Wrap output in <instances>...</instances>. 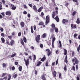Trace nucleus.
<instances>
[{"label": "nucleus", "mask_w": 80, "mask_h": 80, "mask_svg": "<svg viewBox=\"0 0 80 80\" xmlns=\"http://www.w3.org/2000/svg\"><path fill=\"white\" fill-rule=\"evenodd\" d=\"M72 63H74V62H75L76 64H78V63H79V61H78V59H77L76 58L72 59Z\"/></svg>", "instance_id": "obj_1"}, {"label": "nucleus", "mask_w": 80, "mask_h": 80, "mask_svg": "<svg viewBox=\"0 0 80 80\" xmlns=\"http://www.w3.org/2000/svg\"><path fill=\"white\" fill-rule=\"evenodd\" d=\"M9 5H10V7L12 10H15L16 9V7L14 5L11 3H9Z\"/></svg>", "instance_id": "obj_2"}, {"label": "nucleus", "mask_w": 80, "mask_h": 80, "mask_svg": "<svg viewBox=\"0 0 80 80\" xmlns=\"http://www.w3.org/2000/svg\"><path fill=\"white\" fill-rule=\"evenodd\" d=\"M50 16L49 15H48L46 16V25H47L48 23L49 22V18Z\"/></svg>", "instance_id": "obj_3"}, {"label": "nucleus", "mask_w": 80, "mask_h": 80, "mask_svg": "<svg viewBox=\"0 0 80 80\" xmlns=\"http://www.w3.org/2000/svg\"><path fill=\"white\" fill-rule=\"evenodd\" d=\"M40 35H38L36 38V40L37 42L39 43L40 41H39L40 40Z\"/></svg>", "instance_id": "obj_4"}, {"label": "nucleus", "mask_w": 80, "mask_h": 80, "mask_svg": "<svg viewBox=\"0 0 80 80\" xmlns=\"http://www.w3.org/2000/svg\"><path fill=\"white\" fill-rule=\"evenodd\" d=\"M29 59H28L26 61L25 58H24V60L25 62V64L26 66L27 67L28 65H29Z\"/></svg>", "instance_id": "obj_5"}, {"label": "nucleus", "mask_w": 80, "mask_h": 80, "mask_svg": "<svg viewBox=\"0 0 80 80\" xmlns=\"http://www.w3.org/2000/svg\"><path fill=\"white\" fill-rule=\"evenodd\" d=\"M46 51H47V53H48V56L50 57V55L52 53V52H50V50L49 49H47L46 50Z\"/></svg>", "instance_id": "obj_6"}, {"label": "nucleus", "mask_w": 80, "mask_h": 80, "mask_svg": "<svg viewBox=\"0 0 80 80\" xmlns=\"http://www.w3.org/2000/svg\"><path fill=\"white\" fill-rule=\"evenodd\" d=\"M67 22H68V20L67 19H63L62 20V23L64 25H67Z\"/></svg>", "instance_id": "obj_7"}, {"label": "nucleus", "mask_w": 80, "mask_h": 80, "mask_svg": "<svg viewBox=\"0 0 80 80\" xmlns=\"http://www.w3.org/2000/svg\"><path fill=\"white\" fill-rule=\"evenodd\" d=\"M33 9L34 10L35 12H37V7L34 5L33 6Z\"/></svg>", "instance_id": "obj_8"}, {"label": "nucleus", "mask_w": 80, "mask_h": 80, "mask_svg": "<svg viewBox=\"0 0 80 80\" xmlns=\"http://www.w3.org/2000/svg\"><path fill=\"white\" fill-rule=\"evenodd\" d=\"M14 43H15V41L13 40H12L10 42V45L12 46L13 45H14Z\"/></svg>", "instance_id": "obj_9"}, {"label": "nucleus", "mask_w": 80, "mask_h": 80, "mask_svg": "<svg viewBox=\"0 0 80 80\" xmlns=\"http://www.w3.org/2000/svg\"><path fill=\"white\" fill-rule=\"evenodd\" d=\"M20 25L22 27H24V26H25V23L23 22H21L20 23Z\"/></svg>", "instance_id": "obj_10"}, {"label": "nucleus", "mask_w": 80, "mask_h": 80, "mask_svg": "<svg viewBox=\"0 0 80 80\" xmlns=\"http://www.w3.org/2000/svg\"><path fill=\"white\" fill-rule=\"evenodd\" d=\"M6 15L10 16L11 15V12L8 11L6 12Z\"/></svg>", "instance_id": "obj_11"}, {"label": "nucleus", "mask_w": 80, "mask_h": 80, "mask_svg": "<svg viewBox=\"0 0 80 80\" xmlns=\"http://www.w3.org/2000/svg\"><path fill=\"white\" fill-rule=\"evenodd\" d=\"M42 9H43V7H40L38 9V12H40L42 10Z\"/></svg>", "instance_id": "obj_12"}, {"label": "nucleus", "mask_w": 80, "mask_h": 80, "mask_svg": "<svg viewBox=\"0 0 80 80\" xmlns=\"http://www.w3.org/2000/svg\"><path fill=\"white\" fill-rule=\"evenodd\" d=\"M55 20H56L57 22H59V18H58V16H56L55 18Z\"/></svg>", "instance_id": "obj_13"}, {"label": "nucleus", "mask_w": 80, "mask_h": 80, "mask_svg": "<svg viewBox=\"0 0 80 80\" xmlns=\"http://www.w3.org/2000/svg\"><path fill=\"white\" fill-rule=\"evenodd\" d=\"M57 75V72H56V71H54L53 72V76H54V77H55Z\"/></svg>", "instance_id": "obj_14"}, {"label": "nucleus", "mask_w": 80, "mask_h": 80, "mask_svg": "<svg viewBox=\"0 0 80 80\" xmlns=\"http://www.w3.org/2000/svg\"><path fill=\"white\" fill-rule=\"evenodd\" d=\"M45 60H46V57L44 56L43 58H42L41 61H42V62H44Z\"/></svg>", "instance_id": "obj_15"}, {"label": "nucleus", "mask_w": 80, "mask_h": 80, "mask_svg": "<svg viewBox=\"0 0 80 80\" xmlns=\"http://www.w3.org/2000/svg\"><path fill=\"white\" fill-rule=\"evenodd\" d=\"M41 63H42V62L40 61L39 62H38L37 66L38 67H39V66L41 65Z\"/></svg>", "instance_id": "obj_16"}, {"label": "nucleus", "mask_w": 80, "mask_h": 80, "mask_svg": "<svg viewBox=\"0 0 80 80\" xmlns=\"http://www.w3.org/2000/svg\"><path fill=\"white\" fill-rule=\"evenodd\" d=\"M11 78H12V76H11V75H10V74H9L8 76V80H10V79H11Z\"/></svg>", "instance_id": "obj_17"}, {"label": "nucleus", "mask_w": 80, "mask_h": 80, "mask_svg": "<svg viewBox=\"0 0 80 80\" xmlns=\"http://www.w3.org/2000/svg\"><path fill=\"white\" fill-rule=\"evenodd\" d=\"M64 61L66 63H67L68 61H67V55H66L65 57Z\"/></svg>", "instance_id": "obj_18"}, {"label": "nucleus", "mask_w": 80, "mask_h": 80, "mask_svg": "<svg viewBox=\"0 0 80 80\" xmlns=\"http://www.w3.org/2000/svg\"><path fill=\"white\" fill-rule=\"evenodd\" d=\"M21 43L23 45V46L25 44L24 43V42H23V39H21Z\"/></svg>", "instance_id": "obj_19"}, {"label": "nucleus", "mask_w": 80, "mask_h": 80, "mask_svg": "<svg viewBox=\"0 0 80 80\" xmlns=\"http://www.w3.org/2000/svg\"><path fill=\"white\" fill-rule=\"evenodd\" d=\"M76 23L78 24H79L80 23V19H79V18H78L77 19V21H76Z\"/></svg>", "instance_id": "obj_20"}, {"label": "nucleus", "mask_w": 80, "mask_h": 80, "mask_svg": "<svg viewBox=\"0 0 80 80\" xmlns=\"http://www.w3.org/2000/svg\"><path fill=\"white\" fill-rule=\"evenodd\" d=\"M52 18H54V17H55V13L54 12H53L52 14Z\"/></svg>", "instance_id": "obj_21"}, {"label": "nucleus", "mask_w": 80, "mask_h": 80, "mask_svg": "<svg viewBox=\"0 0 80 80\" xmlns=\"http://www.w3.org/2000/svg\"><path fill=\"white\" fill-rule=\"evenodd\" d=\"M1 39L2 43H5V39H4V38H1Z\"/></svg>", "instance_id": "obj_22"}, {"label": "nucleus", "mask_w": 80, "mask_h": 80, "mask_svg": "<svg viewBox=\"0 0 80 80\" xmlns=\"http://www.w3.org/2000/svg\"><path fill=\"white\" fill-rule=\"evenodd\" d=\"M18 69L19 71H20V72H22V66L19 67Z\"/></svg>", "instance_id": "obj_23"}, {"label": "nucleus", "mask_w": 80, "mask_h": 80, "mask_svg": "<svg viewBox=\"0 0 80 80\" xmlns=\"http://www.w3.org/2000/svg\"><path fill=\"white\" fill-rule=\"evenodd\" d=\"M16 55H17V53H14V54L12 55L11 57L12 58H13V57H14L15 56H16Z\"/></svg>", "instance_id": "obj_24"}, {"label": "nucleus", "mask_w": 80, "mask_h": 80, "mask_svg": "<svg viewBox=\"0 0 80 80\" xmlns=\"http://www.w3.org/2000/svg\"><path fill=\"white\" fill-rule=\"evenodd\" d=\"M23 40L24 42H25V43H27V38L25 37H24L23 38Z\"/></svg>", "instance_id": "obj_25"}, {"label": "nucleus", "mask_w": 80, "mask_h": 80, "mask_svg": "<svg viewBox=\"0 0 80 80\" xmlns=\"http://www.w3.org/2000/svg\"><path fill=\"white\" fill-rule=\"evenodd\" d=\"M44 25V23L42 22H41L39 23V25Z\"/></svg>", "instance_id": "obj_26"}, {"label": "nucleus", "mask_w": 80, "mask_h": 80, "mask_svg": "<svg viewBox=\"0 0 80 80\" xmlns=\"http://www.w3.org/2000/svg\"><path fill=\"white\" fill-rule=\"evenodd\" d=\"M64 55H67V50L66 49H64Z\"/></svg>", "instance_id": "obj_27"}, {"label": "nucleus", "mask_w": 80, "mask_h": 80, "mask_svg": "<svg viewBox=\"0 0 80 80\" xmlns=\"http://www.w3.org/2000/svg\"><path fill=\"white\" fill-rule=\"evenodd\" d=\"M55 40H56V38H55V37H54L52 39V42L54 43V42L55 41Z\"/></svg>", "instance_id": "obj_28"}, {"label": "nucleus", "mask_w": 80, "mask_h": 80, "mask_svg": "<svg viewBox=\"0 0 80 80\" xmlns=\"http://www.w3.org/2000/svg\"><path fill=\"white\" fill-rule=\"evenodd\" d=\"M54 29L55 32H56V33H57V32H58V28H54Z\"/></svg>", "instance_id": "obj_29"}, {"label": "nucleus", "mask_w": 80, "mask_h": 80, "mask_svg": "<svg viewBox=\"0 0 80 80\" xmlns=\"http://www.w3.org/2000/svg\"><path fill=\"white\" fill-rule=\"evenodd\" d=\"M80 45H79L78 47L77 48V49L78 52H79V51L80 50Z\"/></svg>", "instance_id": "obj_30"}, {"label": "nucleus", "mask_w": 80, "mask_h": 80, "mask_svg": "<svg viewBox=\"0 0 80 80\" xmlns=\"http://www.w3.org/2000/svg\"><path fill=\"white\" fill-rule=\"evenodd\" d=\"M59 43L60 44L59 47L60 48H61L62 47V42H61V41H59Z\"/></svg>", "instance_id": "obj_31"}, {"label": "nucleus", "mask_w": 80, "mask_h": 80, "mask_svg": "<svg viewBox=\"0 0 80 80\" xmlns=\"http://www.w3.org/2000/svg\"><path fill=\"white\" fill-rule=\"evenodd\" d=\"M42 79L45 78V75H43L42 76Z\"/></svg>", "instance_id": "obj_32"}, {"label": "nucleus", "mask_w": 80, "mask_h": 80, "mask_svg": "<svg viewBox=\"0 0 80 80\" xmlns=\"http://www.w3.org/2000/svg\"><path fill=\"white\" fill-rule=\"evenodd\" d=\"M45 65H46V67H48V61H47L46 62L45 64Z\"/></svg>", "instance_id": "obj_33"}, {"label": "nucleus", "mask_w": 80, "mask_h": 80, "mask_svg": "<svg viewBox=\"0 0 80 80\" xmlns=\"http://www.w3.org/2000/svg\"><path fill=\"white\" fill-rule=\"evenodd\" d=\"M7 65H6V64L3 63L2 64V67H6Z\"/></svg>", "instance_id": "obj_34"}, {"label": "nucleus", "mask_w": 80, "mask_h": 80, "mask_svg": "<svg viewBox=\"0 0 80 80\" xmlns=\"http://www.w3.org/2000/svg\"><path fill=\"white\" fill-rule=\"evenodd\" d=\"M1 35L2 37H5V34L4 33H2L1 34Z\"/></svg>", "instance_id": "obj_35"}, {"label": "nucleus", "mask_w": 80, "mask_h": 80, "mask_svg": "<svg viewBox=\"0 0 80 80\" xmlns=\"http://www.w3.org/2000/svg\"><path fill=\"white\" fill-rule=\"evenodd\" d=\"M46 37V33H45L42 35V38H45Z\"/></svg>", "instance_id": "obj_36"}, {"label": "nucleus", "mask_w": 80, "mask_h": 80, "mask_svg": "<svg viewBox=\"0 0 80 80\" xmlns=\"http://www.w3.org/2000/svg\"><path fill=\"white\" fill-rule=\"evenodd\" d=\"M71 52H72V55L73 56L75 55V52H74L73 51H72Z\"/></svg>", "instance_id": "obj_37"}, {"label": "nucleus", "mask_w": 80, "mask_h": 80, "mask_svg": "<svg viewBox=\"0 0 80 80\" xmlns=\"http://www.w3.org/2000/svg\"><path fill=\"white\" fill-rule=\"evenodd\" d=\"M12 36H13L15 35V32H12L11 33Z\"/></svg>", "instance_id": "obj_38"}, {"label": "nucleus", "mask_w": 80, "mask_h": 80, "mask_svg": "<svg viewBox=\"0 0 80 80\" xmlns=\"http://www.w3.org/2000/svg\"><path fill=\"white\" fill-rule=\"evenodd\" d=\"M8 37L9 39L10 40H11L12 39V36H8Z\"/></svg>", "instance_id": "obj_39"}, {"label": "nucleus", "mask_w": 80, "mask_h": 80, "mask_svg": "<svg viewBox=\"0 0 80 80\" xmlns=\"http://www.w3.org/2000/svg\"><path fill=\"white\" fill-rule=\"evenodd\" d=\"M34 57V59H33V62H35V60H36V55H33Z\"/></svg>", "instance_id": "obj_40"}, {"label": "nucleus", "mask_w": 80, "mask_h": 80, "mask_svg": "<svg viewBox=\"0 0 80 80\" xmlns=\"http://www.w3.org/2000/svg\"><path fill=\"white\" fill-rule=\"evenodd\" d=\"M0 30H1V32H3V28H2L0 27Z\"/></svg>", "instance_id": "obj_41"}, {"label": "nucleus", "mask_w": 80, "mask_h": 80, "mask_svg": "<svg viewBox=\"0 0 80 80\" xmlns=\"http://www.w3.org/2000/svg\"><path fill=\"white\" fill-rule=\"evenodd\" d=\"M6 75H7V73H3L2 74V77H4V76H5Z\"/></svg>", "instance_id": "obj_42"}, {"label": "nucleus", "mask_w": 80, "mask_h": 80, "mask_svg": "<svg viewBox=\"0 0 80 80\" xmlns=\"http://www.w3.org/2000/svg\"><path fill=\"white\" fill-rule=\"evenodd\" d=\"M75 13H77V12L74 11V12H73L72 13L73 16H74V15H75Z\"/></svg>", "instance_id": "obj_43"}, {"label": "nucleus", "mask_w": 80, "mask_h": 80, "mask_svg": "<svg viewBox=\"0 0 80 80\" xmlns=\"http://www.w3.org/2000/svg\"><path fill=\"white\" fill-rule=\"evenodd\" d=\"M52 27L53 28H55V25L52 24Z\"/></svg>", "instance_id": "obj_44"}, {"label": "nucleus", "mask_w": 80, "mask_h": 80, "mask_svg": "<svg viewBox=\"0 0 80 80\" xmlns=\"http://www.w3.org/2000/svg\"><path fill=\"white\" fill-rule=\"evenodd\" d=\"M64 70H65V71H67V66H65L64 68Z\"/></svg>", "instance_id": "obj_45"}, {"label": "nucleus", "mask_w": 80, "mask_h": 80, "mask_svg": "<svg viewBox=\"0 0 80 80\" xmlns=\"http://www.w3.org/2000/svg\"><path fill=\"white\" fill-rule=\"evenodd\" d=\"M6 43L8 44V45H10V44L9 43V42H8V40H7Z\"/></svg>", "instance_id": "obj_46"}, {"label": "nucleus", "mask_w": 80, "mask_h": 80, "mask_svg": "<svg viewBox=\"0 0 80 80\" xmlns=\"http://www.w3.org/2000/svg\"><path fill=\"white\" fill-rule=\"evenodd\" d=\"M23 14H24V15H27V12L26 11H24L23 12Z\"/></svg>", "instance_id": "obj_47"}, {"label": "nucleus", "mask_w": 80, "mask_h": 80, "mask_svg": "<svg viewBox=\"0 0 80 80\" xmlns=\"http://www.w3.org/2000/svg\"><path fill=\"white\" fill-rule=\"evenodd\" d=\"M31 17L30 14V13L28 14V18H30Z\"/></svg>", "instance_id": "obj_48"}, {"label": "nucleus", "mask_w": 80, "mask_h": 80, "mask_svg": "<svg viewBox=\"0 0 80 80\" xmlns=\"http://www.w3.org/2000/svg\"><path fill=\"white\" fill-rule=\"evenodd\" d=\"M76 68L77 69V70H78V65H77L76 66Z\"/></svg>", "instance_id": "obj_49"}, {"label": "nucleus", "mask_w": 80, "mask_h": 80, "mask_svg": "<svg viewBox=\"0 0 80 80\" xmlns=\"http://www.w3.org/2000/svg\"><path fill=\"white\" fill-rule=\"evenodd\" d=\"M15 68L14 66L12 67V70H15Z\"/></svg>", "instance_id": "obj_50"}, {"label": "nucleus", "mask_w": 80, "mask_h": 80, "mask_svg": "<svg viewBox=\"0 0 80 80\" xmlns=\"http://www.w3.org/2000/svg\"><path fill=\"white\" fill-rule=\"evenodd\" d=\"M22 33H21V32H19L18 33V37H20V36H21V35Z\"/></svg>", "instance_id": "obj_51"}, {"label": "nucleus", "mask_w": 80, "mask_h": 80, "mask_svg": "<svg viewBox=\"0 0 80 80\" xmlns=\"http://www.w3.org/2000/svg\"><path fill=\"white\" fill-rule=\"evenodd\" d=\"M13 77L14 78H16V77H17V74H15L13 75Z\"/></svg>", "instance_id": "obj_52"}, {"label": "nucleus", "mask_w": 80, "mask_h": 80, "mask_svg": "<svg viewBox=\"0 0 80 80\" xmlns=\"http://www.w3.org/2000/svg\"><path fill=\"white\" fill-rule=\"evenodd\" d=\"M72 69L74 70V71H75V66H73L72 67Z\"/></svg>", "instance_id": "obj_53"}, {"label": "nucleus", "mask_w": 80, "mask_h": 80, "mask_svg": "<svg viewBox=\"0 0 80 80\" xmlns=\"http://www.w3.org/2000/svg\"><path fill=\"white\" fill-rule=\"evenodd\" d=\"M77 34H76V33L74 35V38H76V37H77Z\"/></svg>", "instance_id": "obj_54"}, {"label": "nucleus", "mask_w": 80, "mask_h": 80, "mask_svg": "<svg viewBox=\"0 0 80 80\" xmlns=\"http://www.w3.org/2000/svg\"><path fill=\"white\" fill-rule=\"evenodd\" d=\"M3 79L6 80L7 79V77L5 76L3 78Z\"/></svg>", "instance_id": "obj_55"}, {"label": "nucleus", "mask_w": 80, "mask_h": 80, "mask_svg": "<svg viewBox=\"0 0 80 80\" xmlns=\"http://www.w3.org/2000/svg\"><path fill=\"white\" fill-rule=\"evenodd\" d=\"M31 32L33 33L34 32H33V28H31Z\"/></svg>", "instance_id": "obj_56"}, {"label": "nucleus", "mask_w": 80, "mask_h": 80, "mask_svg": "<svg viewBox=\"0 0 80 80\" xmlns=\"http://www.w3.org/2000/svg\"><path fill=\"white\" fill-rule=\"evenodd\" d=\"M77 28V26L75 25H73V28Z\"/></svg>", "instance_id": "obj_57"}, {"label": "nucleus", "mask_w": 80, "mask_h": 80, "mask_svg": "<svg viewBox=\"0 0 80 80\" xmlns=\"http://www.w3.org/2000/svg\"><path fill=\"white\" fill-rule=\"evenodd\" d=\"M41 16H43V15H44V13H43V12H42L41 13Z\"/></svg>", "instance_id": "obj_58"}, {"label": "nucleus", "mask_w": 80, "mask_h": 80, "mask_svg": "<svg viewBox=\"0 0 80 80\" xmlns=\"http://www.w3.org/2000/svg\"><path fill=\"white\" fill-rule=\"evenodd\" d=\"M54 43V42H52V48H54V45L53 44Z\"/></svg>", "instance_id": "obj_59"}, {"label": "nucleus", "mask_w": 80, "mask_h": 80, "mask_svg": "<svg viewBox=\"0 0 80 80\" xmlns=\"http://www.w3.org/2000/svg\"><path fill=\"white\" fill-rule=\"evenodd\" d=\"M40 47L41 48H42V47H43V44H40Z\"/></svg>", "instance_id": "obj_60"}, {"label": "nucleus", "mask_w": 80, "mask_h": 80, "mask_svg": "<svg viewBox=\"0 0 80 80\" xmlns=\"http://www.w3.org/2000/svg\"><path fill=\"white\" fill-rule=\"evenodd\" d=\"M28 5L29 6V7H32V5L31 4H28Z\"/></svg>", "instance_id": "obj_61"}, {"label": "nucleus", "mask_w": 80, "mask_h": 80, "mask_svg": "<svg viewBox=\"0 0 80 80\" xmlns=\"http://www.w3.org/2000/svg\"><path fill=\"white\" fill-rule=\"evenodd\" d=\"M32 57L31 56H30L28 57V58H29L30 60H32Z\"/></svg>", "instance_id": "obj_62"}, {"label": "nucleus", "mask_w": 80, "mask_h": 80, "mask_svg": "<svg viewBox=\"0 0 80 80\" xmlns=\"http://www.w3.org/2000/svg\"><path fill=\"white\" fill-rule=\"evenodd\" d=\"M76 78H77V80H80V78H79V77H78V76Z\"/></svg>", "instance_id": "obj_63"}, {"label": "nucleus", "mask_w": 80, "mask_h": 80, "mask_svg": "<svg viewBox=\"0 0 80 80\" xmlns=\"http://www.w3.org/2000/svg\"><path fill=\"white\" fill-rule=\"evenodd\" d=\"M33 28L34 30H36V26H34Z\"/></svg>", "instance_id": "obj_64"}]
</instances>
